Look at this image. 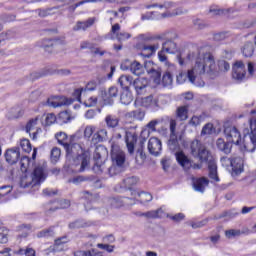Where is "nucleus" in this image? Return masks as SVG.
<instances>
[{
	"label": "nucleus",
	"instance_id": "bb28decb",
	"mask_svg": "<svg viewBox=\"0 0 256 256\" xmlns=\"http://www.w3.org/2000/svg\"><path fill=\"white\" fill-rule=\"evenodd\" d=\"M137 103H140V105L142 107H151L152 109L159 107V101H157V99L153 98V95L141 98V100H139V98H137L135 101V105H137Z\"/></svg>",
	"mask_w": 256,
	"mask_h": 256
},
{
	"label": "nucleus",
	"instance_id": "cd10ccee",
	"mask_svg": "<svg viewBox=\"0 0 256 256\" xmlns=\"http://www.w3.org/2000/svg\"><path fill=\"white\" fill-rule=\"evenodd\" d=\"M216 146L219 151H222V153H225V155H229L231 153V149H233V144L227 140H223L222 138H218L216 141Z\"/></svg>",
	"mask_w": 256,
	"mask_h": 256
},
{
	"label": "nucleus",
	"instance_id": "13d9d810",
	"mask_svg": "<svg viewBox=\"0 0 256 256\" xmlns=\"http://www.w3.org/2000/svg\"><path fill=\"white\" fill-rule=\"evenodd\" d=\"M17 255L35 256V249L27 247L26 249L20 248Z\"/></svg>",
	"mask_w": 256,
	"mask_h": 256
},
{
	"label": "nucleus",
	"instance_id": "7c9ffc66",
	"mask_svg": "<svg viewBox=\"0 0 256 256\" xmlns=\"http://www.w3.org/2000/svg\"><path fill=\"white\" fill-rule=\"evenodd\" d=\"M73 117H71V112L69 110L62 111L58 114L57 117V124L58 125H65V123H69Z\"/></svg>",
	"mask_w": 256,
	"mask_h": 256
},
{
	"label": "nucleus",
	"instance_id": "9d476101",
	"mask_svg": "<svg viewBox=\"0 0 256 256\" xmlns=\"http://www.w3.org/2000/svg\"><path fill=\"white\" fill-rule=\"evenodd\" d=\"M111 159L112 164L116 165L118 169L125 168L126 155L125 152L121 150V147H119L117 144H112L111 146Z\"/></svg>",
	"mask_w": 256,
	"mask_h": 256
},
{
	"label": "nucleus",
	"instance_id": "680f3d73",
	"mask_svg": "<svg viewBox=\"0 0 256 256\" xmlns=\"http://www.w3.org/2000/svg\"><path fill=\"white\" fill-rule=\"evenodd\" d=\"M162 83L164 87H169L173 83V76H171V73L167 72L162 77Z\"/></svg>",
	"mask_w": 256,
	"mask_h": 256
},
{
	"label": "nucleus",
	"instance_id": "aec40b11",
	"mask_svg": "<svg viewBox=\"0 0 256 256\" xmlns=\"http://www.w3.org/2000/svg\"><path fill=\"white\" fill-rule=\"evenodd\" d=\"M20 157H21V151L17 147L10 148L5 152V159H6V162L9 163V165H15V163L19 161Z\"/></svg>",
	"mask_w": 256,
	"mask_h": 256
},
{
	"label": "nucleus",
	"instance_id": "0eeeda50",
	"mask_svg": "<svg viewBox=\"0 0 256 256\" xmlns=\"http://www.w3.org/2000/svg\"><path fill=\"white\" fill-rule=\"evenodd\" d=\"M169 150L177 155L181 153V146L179 145V139L177 138V121L175 119H170V138L168 140Z\"/></svg>",
	"mask_w": 256,
	"mask_h": 256
},
{
	"label": "nucleus",
	"instance_id": "6e6552de",
	"mask_svg": "<svg viewBox=\"0 0 256 256\" xmlns=\"http://www.w3.org/2000/svg\"><path fill=\"white\" fill-rule=\"evenodd\" d=\"M220 163L223 167H232V175H241L243 173V158L234 157L229 158L227 156H223L220 159Z\"/></svg>",
	"mask_w": 256,
	"mask_h": 256
},
{
	"label": "nucleus",
	"instance_id": "4c0bfd02",
	"mask_svg": "<svg viewBox=\"0 0 256 256\" xmlns=\"http://www.w3.org/2000/svg\"><path fill=\"white\" fill-rule=\"evenodd\" d=\"M209 13H211V15H227L233 13V9H221L219 6H212L209 9Z\"/></svg>",
	"mask_w": 256,
	"mask_h": 256
},
{
	"label": "nucleus",
	"instance_id": "de8ad7c7",
	"mask_svg": "<svg viewBox=\"0 0 256 256\" xmlns=\"http://www.w3.org/2000/svg\"><path fill=\"white\" fill-rule=\"evenodd\" d=\"M59 145H63L65 147L69 143V137L67 136V133L65 132H58L55 135Z\"/></svg>",
	"mask_w": 256,
	"mask_h": 256
},
{
	"label": "nucleus",
	"instance_id": "dca6fc26",
	"mask_svg": "<svg viewBox=\"0 0 256 256\" xmlns=\"http://www.w3.org/2000/svg\"><path fill=\"white\" fill-rule=\"evenodd\" d=\"M226 139L231 145H239L241 141V133L235 127H227L224 129Z\"/></svg>",
	"mask_w": 256,
	"mask_h": 256
},
{
	"label": "nucleus",
	"instance_id": "bf43d9fd",
	"mask_svg": "<svg viewBox=\"0 0 256 256\" xmlns=\"http://www.w3.org/2000/svg\"><path fill=\"white\" fill-rule=\"evenodd\" d=\"M215 132V128L212 123L206 124L201 131V135H212Z\"/></svg>",
	"mask_w": 256,
	"mask_h": 256
},
{
	"label": "nucleus",
	"instance_id": "ea45409f",
	"mask_svg": "<svg viewBox=\"0 0 256 256\" xmlns=\"http://www.w3.org/2000/svg\"><path fill=\"white\" fill-rule=\"evenodd\" d=\"M31 165H33V161H31V158L23 156L20 159V169L22 173H27V170L29 169V167H31Z\"/></svg>",
	"mask_w": 256,
	"mask_h": 256
},
{
	"label": "nucleus",
	"instance_id": "2f4dec72",
	"mask_svg": "<svg viewBox=\"0 0 256 256\" xmlns=\"http://www.w3.org/2000/svg\"><path fill=\"white\" fill-rule=\"evenodd\" d=\"M208 171L210 179H213V181L219 183V176L217 175V163H215V161H209Z\"/></svg>",
	"mask_w": 256,
	"mask_h": 256
},
{
	"label": "nucleus",
	"instance_id": "9b49d317",
	"mask_svg": "<svg viewBox=\"0 0 256 256\" xmlns=\"http://www.w3.org/2000/svg\"><path fill=\"white\" fill-rule=\"evenodd\" d=\"M164 34H166L164 37L166 40L162 43V51H165V53H169L170 55H175V53L179 51L177 42H175V39H177L179 35L175 32H171L170 38H166L167 35H169V32H165Z\"/></svg>",
	"mask_w": 256,
	"mask_h": 256
},
{
	"label": "nucleus",
	"instance_id": "603ef678",
	"mask_svg": "<svg viewBox=\"0 0 256 256\" xmlns=\"http://www.w3.org/2000/svg\"><path fill=\"white\" fill-rule=\"evenodd\" d=\"M138 197H140V203H149L153 201V195L149 192H142L138 194Z\"/></svg>",
	"mask_w": 256,
	"mask_h": 256
},
{
	"label": "nucleus",
	"instance_id": "69168bd1",
	"mask_svg": "<svg viewBox=\"0 0 256 256\" xmlns=\"http://www.w3.org/2000/svg\"><path fill=\"white\" fill-rule=\"evenodd\" d=\"M225 235L228 239H231V237H239L241 235V230H236V229L226 230Z\"/></svg>",
	"mask_w": 256,
	"mask_h": 256
},
{
	"label": "nucleus",
	"instance_id": "4be33fe9",
	"mask_svg": "<svg viewBox=\"0 0 256 256\" xmlns=\"http://www.w3.org/2000/svg\"><path fill=\"white\" fill-rule=\"evenodd\" d=\"M175 157L179 165L183 167L185 171H188L190 167H193V161L189 159L187 155H185L184 151L177 152Z\"/></svg>",
	"mask_w": 256,
	"mask_h": 256
},
{
	"label": "nucleus",
	"instance_id": "6ab92c4d",
	"mask_svg": "<svg viewBox=\"0 0 256 256\" xmlns=\"http://www.w3.org/2000/svg\"><path fill=\"white\" fill-rule=\"evenodd\" d=\"M148 85L149 81L145 78H137L132 82V87H134L137 95H145Z\"/></svg>",
	"mask_w": 256,
	"mask_h": 256
},
{
	"label": "nucleus",
	"instance_id": "a19ab883",
	"mask_svg": "<svg viewBox=\"0 0 256 256\" xmlns=\"http://www.w3.org/2000/svg\"><path fill=\"white\" fill-rule=\"evenodd\" d=\"M242 53L244 57H253V53H255V45L253 42H248L242 48Z\"/></svg>",
	"mask_w": 256,
	"mask_h": 256
},
{
	"label": "nucleus",
	"instance_id": "423d86ee",
	"mask_svg": "<svg viewBox=\"0 0 256 256\" xmlns=\"http://www.w3.org/2000/svg\"><path fill=\"white\" fill-rule=\"evenodd\" d=\"M250 123V133H244V149L249 153H253L256 149V118H251Z\"/></svg>",
	"mask_w": 256,
	"mask_h": 256
},
{
	"label": "nucleus",
	"instance_id": "f8f14e48",
	"mask_svg": "<svg viewBox=\"0 0 256 256\" xmlns=\"http://www.w3.org/2000/svg\"><path fill=\"white\" fill-rule=\"evenodd\" d=\"M175 15H183L182 9H177L175 12H164V13H157V12H147L141 15L142 21H149L150 19H165L167 17H175Z\"/></svg>",
	"mask_w": 256,
	"mask_h": 256
},
{
	"label": "nucleus",
	"instance_id": "e433bc0d",
	"mask_svg": "<svg viewBox=\"0 0 256 256\" xmlns=\"http://www.w3.org/2000/svg\"><path fill=\"white\" fill-rule=\"evenodd\" d=\"M36 237L38 239H49V237H55V231L53 230V227H50L37 232Z\"/></svg>",
	"mask_w": 256,
	"mask_h": 256
},
{
	"label": "nucleus",
	"instance_id": "5fc2aeb1",
	"mask_svg": "<svg viewBox=\"0 0 256 256\" xmlns=\"http://www.w3.org/2000/svg\"><path fill=\"white\" fill-rule=\"evenodd\" d=\"M9 230L7 228H0V243L5 244L9 241Z\"/></svg>",
	"mask_w": 256,
	"mask_h": 256
},
{
	"label": "nucleus",
	"instance_id": "864d4df0",
	"mask_svg": "<svg viewBox=\"0 0 256 256\" xmlns=\"http://www.w3.org/2000/svg\"><path fill=\"white\" fill-rule=\"evenodd\" d=\"M85 3H97V0H82L76 4L69 6L68 11L73 13V12H75V9H77V7H81V5H85Z\"/></svg>",
	"mask_w": 256,
	"mask_h": 256
},
{
	"label": "nucleus",
	"instance_id": "473e14b6",
	"mask_svg": "<svg viewBox=\"0 0 256 256\" xmlns=\"http://www.w3.org/2000/svg\"><path fill=\"white\" fill-rule=\"evenodd\" d=\"M133 102V94L129 90H124L120 96L122 105H130Z\"/></svg>",
	"mask_w": 256,
	"mask_h": 256
},
{
	"label": "nucleus",
	"instance_id": "4d7b16f0",
	"mask_svg": "<svg viewBox=\"0 0 256 256\" xmlns=\"http://www.w3.org/2000/svg\"><path fill=\"white\" fill-rule=\"evenodd\" d=\"M130 115L134 117V119H137L138 121H143V119H145V111L141 109H137L130 112Z\"/></svg>",
	"mask_w": 256,
	"mask_h": 256
},
{
	"label": "nucleus",
	"instance_id": "052dcab7",
	"mask_svg": "<svg viewBox=\"0 0 256 256\" xmlns=\"http://www.w3.org/2000/svg\"><path fill=\"white\" fill-rule=\"evenodd\" d=\"M94 133H95L94 126H86L84 129V139H87V141H89V139L93 137Z\"/></svg>",
	"mask_w": 256,
	"mask_h": 256
},
{
	"label": "nucleus",
	"instance_id": "412c9836",
	"mask_svg": "<svg viewBox=\"0 0 256 256\" xmlns=\"http://www.w3.org/2000/svg\"><path fill=\"white\" fill-rule=\"evenodd\" d=\"M162 144L161 140L157 137H152L148 141V151L151 155L157 157L161 153Z\"/></svg>",
	"mask_w": 256,
	"mask_h": 256
},
{
	"label": "nucleus",
	"instance_id": "4468645a",
	"mask_svg": "<svg viewBox=\"0 0 256 256\" xmlns=\"http://www.w3.org/2000/svg\"><path fill=\"white\" fill-rule=\"evenodd\" d=\"M247 71L243 61H236L232 67V78L236 81H243L246 79Z\"/></svg>",
	"mask_w": 256,
	"mask_h": 256
},
{
	"label": "nucleus",
	"instance_id": "72a5a7b5",
	"mask_svg": "<svg viewBox=\"0 0 256 256\" xmlns=\"http://www.w3.org/2000/svg\"><path fill=\"white\" fill-rule=\"evenodd\" d=\"M40 47H43L48 53H53V47H57V41L53 39H44Z\"/></svg>",
	"mask_w": 256,
	"mask_h": 256
},
{
	"label": "nucleus",
	"instance_id": "37998d69",
	"mask_svg": "<svg viewBox=\"0 0 256 256\" xmlns=\"http://www.w3.org/2000/svg\"><path fill=\"white\" fill-rule=\"evenodd\" d=\"M85 181H95V176H75L70 180V183L79 185V183H85Z\"/></svg>",
	"mask_w": 256,
	"mask_h": 256
},
{
	"label": "nucleus",
	"instance_id": "f704fd0d",
	"mask_svg": "<svg viewBox=\"0 0 256 256\" xmlns=\"http://www.w3.org/2000/svg\"><path fill=\"white\" fill-rule=\"evenodd\" d=\"M130 71L131 73H133V75H136L139 77V75H143V73H145V67H143L141 63L134 61L132 62Z\"/></svg>",
	"mask_w": 256,
	"mask_h": 256
},
{
	"label": "nucleus",
	"instance_id": "ddd939ff",
	"mask_svg": "<svg viewBox=\"0 0 256 256\" xmlns=\"http://www.w3.org/2000/svg\"><path fill=\"white\" fill-rule=\"evenodd\" d=\"M163 123L162 119H154L150 121L141 131L140 137L141 141L140 144L143 145L144 141H147L149 139V136L151 133H155L157 131V125H161Z\"/></svg>",
	"mask_w": 256,
	"mask_h": 256
},
{
	"label": "nucleus",
	"instance_id": "f257e3e1",
	"mask_svg": "<svg viewBox=\"0 0 256 256\" xmlns=\"http://www.w3.org/2000/svg\"><path fill=\"white\" fill-rule=\"evenodd\" d=\"M187 61H195V65L191 70H188L187 73H180L176 81L180 85L185 83L187 79L190 83L195 84V77L197 75H213L217 65L215 64V58L211 52L207 51L206 47H199L197 45H192L187 57Z\"/></svg>",
	"mask_w": 256,
	"mask_h": 256
},
{
	"label": "nucleus",
	"instance_id": "338daca9",
	"mask_svg": "<svg viewBox=\"0 0 256 256\" xmlns=\"http://www.w3.org/2000/svg\"><path fill=\"white\" fill-rule=\"evenodd\" d=\"M74 256H95V249L88 251L79 250L74 252Z\"/></svg>",
	"mask_w": 256,
	"mask_h": 256
},
{
	"label": "nucleus",
	"instance_id": "8fccbe9b",
	"mask_svg": "<svg viewBox=\"0 0 256 256\" xmlns=\"http://www.w3.org/2000/svg\"><path fill=\"white\" fill-rule=\"evenodd\" d=\"M231 37V32L224 31L214 34V41H225V39H229Z\"/></svg>",
	"mask_w": 256,
	"mask_h": 256
},
{
	"label": "nucleus",
	"instance_id": "a211bd4d",
	"mask_svg": "<svg viewBox=\"0 0 256 256\" xmlns=\"http://www.w3.org/2000/svg\"><path fill=\"white\" fill-rule=\"evenodd\" d=\"M122 133H125L126 147L130 155L135 153V143H137V134L135 132L126 131L122 129Z\"/></svg>",
	"mask_w": 256,
	"mask_h": 256
},
{
	"label": "nucleus",
	"instance_id": "c03bdc74",
	"mask_svg": "<svg viewBox=\"0 0 256 256\" xmlns=\"http://www.w3.org/2000/svg\"><path fill=\"white\" fill-rule=\"evenodd\" d=\"M138 182L139 178H137L136 176L128 177L123 180V186L125 187V189L131 190V188L137 185Z\"/></svg>",
	"mask_w": 256,
	"mask_h": 256
},
{
	"label": "nucleus",
	"instance_id": "3c124183",
	"mask_svg": "<svg viewBox=\"0 0 256 256\" xmlns=\"http://www.w3.org/2000/svg\"><path fill=\"white\" fill-rule=\"evenodd\" d=\"M59 157H61V149L54 147L51 150L50 159L52 163H57L59 161Z\"/></svg>",
	"mask_w": 256,
	"mask_h": 256
},
{
	"label": "nucleus",
	"instance_id": "7ed1b4c3",
	"mask_svg": "<svg viewBox=\"0 0 256 256\" xmlns=\"http://www.w3.org/2000/svg\"><path fill=\"white\" fill-rule=\"evenodd\" d=\"M166 34H156V35H147V34H140L139 39L140 41H144L142 45V52L140 53L141 57H145L146 59H150L157 53V50L161 46L158 41L165 40Z\"/></svg>",
	"mask_w": 256,
	"mask_h": 256
},
{
	"label": "nucleus",
	"instance_id": "a878e982",
	"mask_svg": "<svg viewBox=\"0 0 256 256\" xmlns=\"http://www.w3.org/2000/svg\"><path fill=\"white\" fill-rule=\"evenodd\" d=\"M121 25L118 23L114 24L111 28L112 35H116L117 41H127V39H131V34L125 31H121Z\"/></svg>",
	"mask_w": 256,
	"mask_h": 256
},
{
	"label": "nucleus",
	"instance_id": "393cba45",
	"mask_svg": "<svg viewBox=\"0 0 256 256\" xmlns=\"http://www.w3.org/2000/svg\"><path fill=\"white\" fill-rule=\"evenodd\" d=\"M95 21H97L95 17L88 18L86 21H77L73 27V31H87L95 25Z\"/></svg>",
	"mask_w": 256,
	"mask_h": 256
},
{
	"label": "nucleus",
	"instance_id": "79ce46f5",
	"mask_svg": "<svg viewBox=\"0 0 256 256\" xmlns=\"http://www.w3.org/2000/svg\"><path fill=\"white\" fill-rule=\"evenodd\" d=\"M144 217H146V219H159L161 217V215H163V209L159 208L157 210H151L148 212H144Z\"/></svg>",
	"mask_w": 256,
	"mask_h": 256
},
{
	"label": "nucleus",
	"instance_id": "5701e85b",
	"mask_svg": "<svg viewBox=\"0 0 256 256\" xmlns=\"http://www.w3.org/2000/svg\"><path fill=\"white\" fill-rule=\"evenodd\" d=\"M73 103L72 99H67L65 97L57 99V98H48L46 101V105L48 107H53L54 109H57V107H63L65 105H71Z\"/></svg>",
	"mask_w": 256,
	"mask_h": 256
},
{
	"label": "nucleus",
	"instance_id": "39448f33",
	"mask_svg": "<svg viewBox=\"0 0 256 256\" xmlns=\"http://www.w3.org/2000/svg\"><path fill=\"white\" fill-rule=\"evenodd\" d=\"M190 154L194 159H199L202 163L209 161V157H211V151L208 150L207 145L198 139H194L190 143Z\"/></svg>",
	"mask_w": 256,
	"mask_h": 256
},
{
	"label": "nucleus",
	"instance_id": "b1692460",
	"mask_svg": "<svg viewBox=\"0 0 256 256\" xmlns=\"http://www.w3.org/2000/svg\"><path fill=\"white\" fill-rule=\"evenodd\" d=\"M209 187V178L200 177L193 179V189L198 193H205V188Z\"/></svg>",
	"mask_w": 256,
	"mask_h": 256
},
{
	"label": "nucleus",
	"instance_id": "c756f323",
	"mask_svg": "<svg viewBox=\"0 0 256 256\" xmlns=\"http://www.w3.org/2000/svg\"><path fill=\"white\" fill-rule=\"evenodd\" d=\"M104 121L108 129H115L116 127H119V117L116 115L108 114Z\"/></svg>",
	"mask_w": 256,
	"mask_h": 256
},
{
	"label": "nucleus",
	"instance_id": "e2e57ef3",
	"mask_svg": "<svg viewBox=\"0 0 256 256\" xmlns=\"http://www.w3.org/2000/svg\"><path fill=\"white\" fill-rule=\"evenodd\" d=\"M218 69L219 71H222V72H227L229 71V69H231V65L229 64V62L225 61V60H220L218 62Z\"/></svg>",
	"mask_w": 256,
	"mask_h": 256
},
{
	"label": "nucleus",
	"instance_id": "2eb2a0df",
	"mask_svg": "<svg viewBox=\"0 0 256 256\" xmlns=\"http://www.w3.org/2000/svg\"><path fill=\"white\" fill-rule=\"evenodd\" d=\"M101 95L104 105H113L115 99L119 97V89L115 86H111L108 90L102 91Z\"/></svg>",
	"mask_w": 256,
	"mask_h": 256
},
{
	"label": "nucleus",
	"instance_id": "6e6d98bb",
	"mask_svg": "<svg viewBox=\"0 0 256 256\" xmlns=\"http://www.w3.org/2000/svg\"><path fill=\"white\" fill-rule=\"evenodd\" d=\"M20 147L22 149V151H24L25 153H31V142L28 139H23L20 141Z\"/></svg>",
	"mask_w": 256,
	"mask_h": 256
},
{
	"label": "nucleus",
	"instance_id": "c9c22d12",
	"mask_svg": "<svg viewBox=\"0 0 256 256\" xmlns=\"http://www.w3.org/2000/svg\"><path fill=\"white\" fill-rule=\"evenodd\" d=\"M99 85H101V79L96 78V79L90 80L89 82H87L86 86L83 88L84 93H87V91H96Z\"/></svg>",
	"mask_w": 256,
	"mask_h": 256
},
{
	"label": "nucleus",
	"instance_id": "20e7f679",
	"mask_svg": "<svg viewBox=\"0 0 256 256\" xmlns=\"http://www.w3.org/2000/svg\"><path fill=\"white\" fill-rule=\"evenodd\" d=\"M47 179V171L45 166L38 165L34 168V171L30 177H23L20 185L24 189L27 187H39Z\"/></svg>",
	"mask_w": 256,
	"mask_h": 256
},
{
	"label": "nucleus",
	"instance_id": "58836bf2",
	"mask_svg": "<svg viewBox=\"0 0 256 256\" xmlns=\"http://www.w3.org/2000/svg\"><path fill=\"white\" fill-rule=\"evenodd\" d=\"M55 203L57 205L54 208H50L48 211H57V209H69V207H71V201L67 199H61Z\"/></svg>",
	"mask_w": 256,
	"mask_h": 256
},
{
	"label": "nucleus",
	"instance_id": "f03ea898",
	"mask_svg": "<svg viewBox=\"0 0 256 256\" xmlns=\"http://www.w3.org/2000/svg\"><path fill=\"white\" fill-rule=\"evenodd\" d=\"M85 145L81 142L79 133L69 137V143L64 146L67 161L64 168L68 173H85L91 165V155L89 152L83 151Z\"/></svg>",
	"mask_w": 256,
	"mask_h": 256
},
{
	"label": "nucleus",
	"instance_id": "09e8293b",
	"mask_svg": "<svg viewBox=\"0 0 256 256\" xmlns=\"http://www.w3.org/2000/svg\"><path fill=\"white\" fill-rule=\"evenodd\" d=\"M91 225L88 222H85V220H76L69 224V229H83L85 227H89Z\"/></svg>",
	"mask_w": 256,
	"mask_h": 256
},
{
	"label": "nucleus",
	"instance_id": "c85d7f7f",
	"mask_svg": "<svg viewBox=\"0 0 256 256\" xmlns=\"http://www.w3.org/2000/svg\"><path fill=\"white\" fill-rule=\"evenodd\" d=\"M118 83L124 91H129V87L133 86V77L129 75H121L118 79Z\"/></svg>",
	"mask_w": 256,
	"mask_h": 256
},
{
	"label": "nucleus",
	"instance_id": "1a4fd4ad",
	"mask_svg": "<svg viewBox=\"0 0 256 256\" xmlns=\"http://www.w3.org/2000/svg\"><path fill=\"white\" fill-rule=\"evenodd\" d=\"M107 155V148L104 146H98L95 149L93 159L95 161L93 166L94 173H97L100 175V173H103L105 171V164L103 163V159H105V156Z\"/></svg>",
	"mask_w": 256,
	"mask_h": 256
},
{
	"label": "nucleus",
	"instance_id": "0e129e2a",
	"mask_svg": "<svg viewBox=\"0 0 256 256\" xmlns=\"http://www.w3.org/2000/svg\"><path fill=\"white\" fill-rule=\"evenodd\" d=\"M123 168H119L117 167V165L112 164V166H110L107 171H108V175H110V177H113V175H117L118 173H121Z\"/></svg>",
	"mask_w": 256,
	"mask_h": 256
},
{
	"label": "nucleus",
	"instance_id": "774afa93",
	"mask_svg": "<svg viewBox=\"0 0 256 256\" xmlns=\"http://www.w3.org/2000/svg\"><path fill=\"white\" fill-rule=\"evenodd\" d=\"M45 122L46 125H53V123H57V116H55L53 113L47 114Z\"/></svg>",
	"mask_w": 256,
	"mask_h": 256
},
{
	"label": "nucleus",
	"instance_id": "a18cd8bd",
	"mask_svg": "<svg viewBox=\"0 0 256 256\" xmlns=\"http://www.w3.org/2000/svg\"><path fill=\"white\" fill-rule=\"evenodd\" d=\"M155 7H159V9H173L175 7V3L173 2H164V4L152 3L146 6V9H153Z\"/></svg>",
	"mask_w": 256,
	"mask_h": 256
},
{
	"label": "nucleus",
	"instance_id": "49530a36",
	"mask_svg": "<svg viewBox=\"0 0 256 256\" xmlns=\"http://www.w3.org/2000/svg\"><path fill=\"white\" fill-rule=\"evenodd\" d=\"M189 110L186 106H181L177 109L176 115L180 121H187Z\"/></svg>",
	"mask_w": 256,
	"mask_h": 256
},
{
	"label": "nucleus",
	"instance_id": "f3484780",
	"mask_svg": "<svg viewBox=\"0 0 256 256\" xmlns=\"http://www.w3.org/2000/svg\"><path fill=\"white\" fill-rule=\"evenodd\" d=\"M110 205L115 209H119L120 207H129V205H135V199L129 197H121L117 196L110 200Z\"/></svg>",
	"mask_w": 256,
	"mask_h": 256
}]
</instances>
